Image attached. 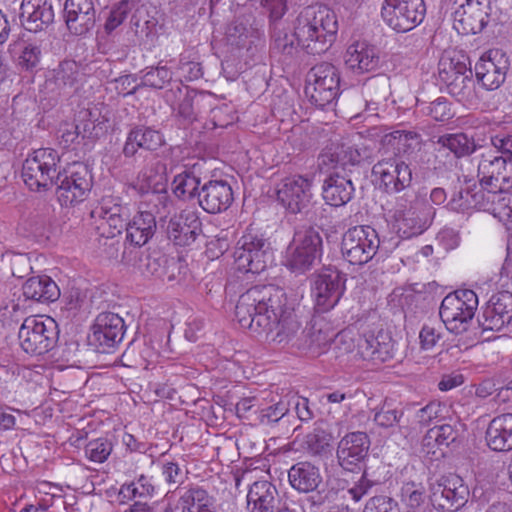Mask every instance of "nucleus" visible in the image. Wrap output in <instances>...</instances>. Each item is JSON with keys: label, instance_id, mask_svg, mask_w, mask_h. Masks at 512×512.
<instances>
[{"label": "nucleus", "instance_id": "nucleus-41", "mask_svg": "<svg viewBox=\"0 0 512 512\" xmlns=\"http://www.w3.org/2000/svg\"><path fill=\"white\" fill-rule=\"evenodd\" d=\"M197 171V165L195 164L174 177L173 192L178 198L184 200L198 198L200 177Z\"/></svg>", "mask_w": 512, "mask_h": 512}, {"label": "nucleus", "instance_id": "nucleus-37", "mask_svg": "<svg viewBox=\"0 0 512 512\" xmlns=\"http://www.w3.org/2000/svg\"><path fill=\"white\" fill-rule=\"evenodd\" d=\"M277 489L268 481H257L252 484L247 494L251 512H274L279 500Z\"/></svg>", "mask_w": 512, "mask_h": 512}, {"label": "nucleus", "instance_id": "nucleus-49", "mask_svg": "<svg viewBox=\"0 0 512 512\" xmlns=\"http://www.w3.org/2000/svg\"><path fill=\"white\" fill-rule=\"evenodd\" d=\"M420 111L434 119L435 121L445 122L454 117L451 103L445 97H439L432 102L419 104Z\"/></svg>", "mask_w": 512, "mask_h": 512}, {"label": "nucleus", "instance_id": "nucleus-11", "mask_svg": "<svg viewBox=\"0 0 512 512\" xmlns=\"http://www.w3.org/2000/svg\"><path fill=\"white\" fill-rule=\"evenodd\" d=\"M426 14L424 0H384L383 21L394 31L405 33L422 23Z\"/></svg>", "mask_w": 512, "mask_h": 512}, {"label": "nucleus", "instance_id": "nucleus-59", "mask_svg": "<svg viewBox=\"0 0 512 512\" xmlns=\"http://www.w3.org/2000/svg\"><path fill=\"white\" fill-rule=\"evenodd\" d=\"M281 25L282 23L270 26L275 47L283 54L292 55L296 49V37L294 36V33L289 35L287 32H285L280 27Z\"/></svg>", "mask_w": 512, "mask_h": 512}, {"label": "nucleus", "instance_id": "nucleus-50", "mask_svg": "<svg viewBox=\"0 0 512 512\" xmlns=\"http://www.w3.org/2000/svg\"><path fill=\"white\" fill-rule=\"evenodd\" d=\"M137 0H121L114 5L104 24L105 31L110 34L118 28L135 8Z\"/></svg>", "mask_w": 512, "mask_h": 512}, {"label": "nucleus", "instance_id": "nucleus-45", "mask_svg": "<svg viewBox=\"0 0 512 512\" xmlns=\"http://www.w3.org/2000/svg\"><path fill=\"white\" fill-rule=\"evenodd\" d=\"M511 190H498V198L488 206V211L504 225L512 224V194Z\"/></svg>", "mask_w": 512, "mask_h": 512}, {"label": "nucleus", "instance_id": "nucleus-51", "mask_svg": "<svg viewBox=\"0 0 512 512\" xmlns=\"http://www.w3.org/2000/svg\"><path fill=\"white\" fill-rule=\"evenodd\" d=\"M388 83L386 79L371 80L365 84L364 95L367 109L377 110L378 104L386 99Z\"/></svg>", "mask_w": 512, "mask_h": 512}, {"label": "nucleus", "instance_id": "nucleus-27", "mask_svg": "<svg viewBox=\"0 0 512 512\" xmlns=\"http://www.w3.org/2000/svg\"><path fill=\"white\" fill-rule=\"evenodd\" d=\"M512 320V293L493 295L483 311L480 324L483 330L499 331Z\"/></svg>", "mask_w": 512, "mask_h": 512}, {"label": "nucleus", "instance_id": "nucleus-24", "mask_svg": "<svg viewBox=\"0 0 512 512\" xmlns=\"http://www.w3.org/2000/svg\"><path fill=\"white\" fill-rule=\"evenodd\" d=\"M234 200L231 185L222 179L205 182L198 192V203L207 213L226 211Z\"/></svg>", "mask_w": 512, "mask_h": 512}, {"label": "nucleus", "instance_id": "nucleus-4", "mask_svg": "<svg viewBox=\"0 0 512 512\" xmlns=\"http://www.w3.org/2000/svg\"><path fill=\"white\" fill-rule=\"evenodd\" d=\"M323 250L322 238L311 225H300L285 249L283 265L292 273L304 274L320 259Z\"/></svg>", "mask_w": 512, "mask_h": 512}, {"label": "nucleus", "instance_id": "nucleus-2", "mask_svg": "<svg viewBox=\"0 0 512 512\" xmlns=\"http://www.w3.org/2000/svg\"><path fill=\"white\" fill-rule=\"evenodd\" d=\"M338 22L335 13L324 5L307 6L295 20L297 44L308 54L326 52L335 40Z\"/></svg>", "mask_w": 512, "mask_h": 512}, {"label": "nucleus", "instance_id": "nucleus-56", "mask_svg": "<svg viewBox=\"0 0 512 512\" xmlns=\"http://www.w3.org/2000/svg\"><path fill=\"white\" fill-rule=\"evenodd\" d=\"M302 335L305 337V345L309 349H322L330 342V335L318 327L316 323L306 327Z\"/></svg>", "mask_w": 512, "mask_h": 512}, {"label": "nucleus", "instance_id": "nucleus-43", "mask_svg": "<svg viewBox=\"0 0 512 512\" xmlns=\"http://www.w3.org/2000/svg\"><path fill=\"white\" fill-rule=\"evenodd\" d=\"M437 143L449 149L456 157L469 155L475 150L474 142L464 133L440 136Z\"/></svg>", "mask_w": 512, "mask_h": 512}, {"label": "nucleus", "instance_id": "nucleus-21", "mask_svg": "<svg viewBox=\"0 0 512 512\" xmlns=\"http://www.w3.org/2000/svg\"><path fill=\"white\" fill-rule=\"evenodd\" d=\"M311 186V180L301 175L286 177L279 184L277 199L291 213H299L311 201Z\"/></svg>", "mask_w": 512, "mask_h": 512}, {"label": "nucleus", "instance_id": "nucleus-39", "mask_svg": "<svg viewBox=\"0 0 512 512\" xmlns=\"http://www.w3.org/2000/svg\"><path fill=\"white\" fill-rule=\"evenodd\" d=\"M359 160L358 150L346 143L331 146L321 155L323 165L333 168L334 171L342 170L345 174L347 167L354 166Z\"/></svg>", "mask_w": 512, "mask_h": 512}, {"label": "nucleus", "instance_id": "nucleus-22", "mask_svg": "<svg viewBox=\"0 0 512 512\" xmlns=\"http://www.w3.org/2000/svg\"><path fill=\"white\" fill-rule=\"evenodd\" d=\"M453 13V27L463 35L482 32L488 24V5L480 0H464Z\"/></svg>", "mask_w": 512, "mask_h": 512}, {"label": "nucleus", "instance_id": "nucleus-64", "mask_svg": "<svg viewBox=\"0 0 512 512\" xmlns=\"http://www.w3.org/2000/svg\"><path fill=\"white\" fill-rule=\"evenodd\" d=\"M441 339V326L423 325L419 333L420 346L423 350H431Z\"/></svg>", "mask_w": 512, "mask_h": 512}, {"label": "nucleus", "instance_id": "nucleus-9", "mask_svg": "<svg viewBox=\"0 0 512 512\" xmlns=\"http://www.w3.org/2000/svg\"><path fill=\"white\" fill-rule=\"evenodd\" d=\"M379 244L375 229L370 226H354L342 236L341 253L350 264L362 266L374 257Z\"/></svg>", "mask_w": 512, "mask_h": 512}, {"label": "nucleus", "instance_id": "nucleus-47", "mask_svg": "<svg viewBox=\"0 0 512 512\" xmlns=\"http://www.w3.org/2000/svg\"><path fill=\"white\" fill-rule=\"evenodd\" d=\"M458 437V432L449 424L435 426L427 431L423 438V446L433 448L434 445L449 446Z\"/></svg>", "mask_w": 512, "mask_h": 512}, {"label": "nucleus", "instance_id": "nucleus-62", "mask_svg": "<svg viewBox=\"0 0 512 512\" xmlns=\"http://www.w3.org/2000/svg\"><path fill=\"white\" fill-rule=\"evenodd\" d=\"M261 6L268 14L270 26L281 24L280 21L288 10L287 0H262Z\"/></svg>", "mask_w": 512, "mask_h": 512}, {"label": "nucleus", "instance_id": "nucleus-23", "mask_svg": "<svg viewBox=\"0 0 512 512\" xmlns=\"http://www.w3.org/2000/svg\"><path fill=\"white\" fill-rule=\"evenodd\" d=\"M125 334L123 318L113 312L100 313L92 326L91 340L102 352L119 344Z\"/></svg>", "mask_w": 512, "mask_h": 512}, {"label": "nucleus", "instance_id": "nucleus-20", "mask_svg": "<svg viewBox=\"0 0 512 512\" xmlns=\"http://www.w3.org/2000/svg\"><path fill=\"white\" fill-rule=\"evenodd\" d=\"M132 188L145 197V202L152 206L150 211H153L155 215H162L167 212L171 201L164 175H152L147 171H142L132 184Z\"/></svg>", "mask_w": 512, "mask_h": 512}, {"label": "nucleus", "instance_id": "nucleus-16", "mask_svg": "<svg viewBox=\"0 0 512 512\" xmlns=\"http://www.w3.org/2000/svg\"><path fill=\"white\" fill-rule=\"evenodd\" d=\"M91 216L101 221L100 227H108L106 237L113 238L122 233L131 217L129 204L123 203L120 197L106 195L91 211Z\"/></svg>", "mask_w": 512, "mask_h": 512}, {"label": "nucleus", "instance_id": "nucleus-58", "mask_svg": "<svg viewBox=\"0 0 512 512\" xmlns=\"http://www.w3.org/2000/svg\"><path fill=\"white\" fill-rule=\"evenodd\" d=\"M40 57L41 49L39 46L24 43L17 57V63L24 70H33L38 65Z\"/></svg>", "mask_w": 512, "mask_h": 512}, {"label": "nucleus", "instance_id": "nucleus-32", "mask_svg": "<svg viewBox=\"0 0 512 512\" xmlns=\"http://www.w3.org/2000/svg\"><path fill=\"white\" fill-rule=\"evenodd\" d=\"M379 64L376 48L367 42H355L348 46L345 53V65L355 73L374 71Z\"/></svg>", "mask_w": 512, "mask_h": 512}, {"label": "nucleus", "instance_id": "nucleus-42", "mask_svg": "<svg viewBox=\"0 0 512 512\" xmlns=\"http://www.w3.org/2000/svg\"><path fill=\"white\" fill-rule=\"evenodd\" d=\"M154 492L155 487L151 478L142 474L135 480L122 484L119 495L123 499L132 500L135 498H150L154 495Z\"/></svg>", "mask_w": 512, "mask_h": 512}, {"label": "nucleus", "instance_id": "nucleus-13", "mask_svg": "<svg viewBox=\"0 0 512 512\" xmlns=\"http://www.w3.org/2000/svg\"><path fill=\"white\" fill-rule=\"evenodd\" d=\"M56 195L62 206H71L84 200L91 189V175L87 166L74 163L68 170L58 171L54 179Z\"/></svg>", "mask_w": 512, "mask_h": 512}, {"label": "nucleus", "instance_id": "nucleus-36", "mask_svg": "<svg viewBox=\"0 0 512 512\" xmlns=\"http://www.w3.org/2000/svg\"><path fill=\"white\" fill-rule=\"evenodd\" d=\"M291 486L301 493L315 491L322 483L320 470L310 462H298L288 471Z\"/></svg>", "mask_w": 512, "mask_h": 512}, {"label": "nucleus", "instance_id": "nucleus-14", "mask_svg": "<svg viewBox=\"0 0 512 512\" xmlns=\"http://www.w3.org/2000/svg\"><path fill=\"white\" fill-rule=\"evenodd\" d=\"M477 172L481 187L512 190V164L498 152L490 150L482 153Z\"/></svg>", "mask_w": 512, "mask_h": 512}, {"label": "nucleus", "instance_id": "nucleus-5", "mask_svg": "<svg viewBox=\"0 0 512 512\" xmlns=\"http://www.w3.org/2000/svg\"><path fill=\"white\" fill-rule=\"evenodd\" d=\"M440 81L446 85L448 93L466 106L477 103L478 96L473 73L465 62L459 59L442 57L438 64Z\"/></svg>", "mask_w": 512, "mask_h": 512}, {"label": "nucleus", "instance_id": "nucleus-35", "mask_svg": "<svg viewBox=\"0 0 512 512\" xmlns=\"http://www.w3.org/2000/svg\"><path fill=\"white\" fill-rule=\"evenodd\" d=\"M156 216L153 211L141 210L132 220L127 221L126 240L136 246L142 247L155 234Z\"/></svg>", "mask_w": 512, "mask_h": 512}, {"label": "nucleus", "instance_id": "nucleus-19", "mask_svg": "<svg viewBox=\"0 0 512 512\" xmlns=\"http://www.w3.org/2000/svg\"><path fill=\"white\" fill-rule=\"evenodd\" d=\"M509 65V59L504 51L489 50L475 65L476 78L485 89H498L505 81Z\"/></svg>", "mask_w": 512, "mask_h": 512}, {"label": "nucleus", "instance_id": "nucleus-48", "mask_svg": "<svg viewBox=\"0 0 512 512\" xmlns=\"http://www.w3.org/2000/svg\"><path fill=\"white\" fill-rule=\"evenodd\" d=\"M401 502L411 509L420 507L426 499V489L421 482L405 481L400 488Z\"/></svg>", "mask_w": 512, "mask_h": 512}, {"label": "nucleus", "instance_id": "nucleus-28", "mask_svg": "<svg viewBox=\"0 0 512 512\" xmlns=\"http://www.w3.org/2000/svg\"><path fill=\"white\" fill-rule=\"evenodd\" d=\"M20 9L22 25L30 32L45 30L54 21L52 0H22Z\"/></svg>", "mask_w": 512, "mask_h": 512}, {"label": "nucleus", "instance_id": "nucleus-46", "mask_svg": "<svg viewBox=\"0 0 512 512\" xmlns=\"http://www.w3.org/2000/svg\"><path fill=\"white\" fill-rule=\"evenodd\" d=\"M141 73V83L154 89H163L173 77L172 71L166 65H162V61L155 67H147Z\"/></svg>", "mask_w": 512, "mask_h": 512}, {"label": "nucleus", "instance_id": "nucleus-63", "mask_svg": "<svg viewBox=\"0 0 512 512\" xmlns=\"http://www.w3.org/2000/svg\"><path fill=\"white\" fill-rule=\"evenodd\" d=\"M11 273L14 277L23 278L27 276L31 270L30 259L26 254L13 253L7 255Z\"/></svg>", "mask_w": 512, "mask_h": 512}, {"label": "nucleus", "instance_id": "nucleus-34", "mask_svg": "<svg viewBox=\"0 0 512 512\" xmlns=\"http://www.w3.org/2000/svg\"><path fill=\"white\" fill-rule=\"evenodd\" d=\"M486 442L497 452L512 450V413L494 417L486 431Z\"/></svg>", "mask_w": 512, "mask_h": 512}, {"label": "nucleus", "instance_id": "nucleus-12", "mask_svg": "<svg viewBox=\"0 0 512 512\" xmlns=\"http://www.w3.org/2000/svg\"><path fill=\"white\" fill-rule=\"evenodd\" d=\"M340 77L335 66L323 62L315 65L307 75L305 93L318 107L324 108L333 102L339 93Z\"/></svg>", "mask_w": 512, "mask_h": 512}, {"label": "nucleus", "instance_id": "nucleus-38", "mask_svg": "<svg viewBox=\"0 0 512 512\" xmlns=\"http://www.w3.org/2000/svg\"><path fill=\"white\" fill-rule=\"evenodd\" d=\"M22 289L27 299L37 302H54L60 296L57 284L46 275L30 277Z\"/></svg>", "mask_w": 512, "mask_h": 512}, {"label": "nucleus", "instance_id": "nucleus-15", "mask_svg": "<svg viewBox=\"0 0 512 512\" xmlns=\"http://www.w3.org/2000/svg\"><path fill=\"white\" fill-rule=\"evenodd\" d=\"M469 495L470 491L464 480L458 475L450 474L432 485L430 499L443 512H451L462 508Z\"/></svg>", "mask_w": 512, "mask_h": 512}, {"label": "nucleus", "instance_id": "nucleus-29", "mask_svg": "<svg viewBox=\"0 0 512 512\" xmlns=\"http://www.w3.org/2000/svg\"><path fill=\"white\" fill-rule=\"evenodd\" d=\"M201 232V221L193 211H183L170 219L167 226L168 238L178 246L192 244Z\"/></svg>", "mask_w": 512, "mask_h": 512}, {"label": "nucleus", "instance_id": "nucleus-53", "mask_svg": "<svg viewBox=\"0 0 512 512\" xmlns=\"http://www.w3.org/2000/svg\"><path fill=\"white\" fill-rule=\"evenodd\" d=\"M86 457L95 463H103L112 452V443L104 438L89 441L85 446Z\"/></svg>", "mask_w": 512, "mask_h": 512}, {"label": "nucleus", "instance_id": "nucleus-40", "mask_svg": "<svg viewBox=\"0 0 512 512\" xmlns=\"http://www.w3.org/2000/svg\"><path fill=\"white\" fill-rule=\"evenodd\" d=\"M384 147L396 154H409L420 147L421 136L415 131L395 130L381 140Z\"/></svg>", "mask_w": 512, "mask_h": 512}, {"label": "nucleus", "instance_id": "nucleus-10", "mask_svg": "<svg viewBox=\"0 0 512 512\" xmlns=\"http://www.w3.org/2000/svg\"><path fill=\"white\" fill-rule=\"evenodd\" d=\"M55 329L56 325L53 319L30 316L24 320L19 329V344L27 354H45L55 344Z\"/></svg>", "mask_w": 512, "mask_h": 512}, {"label": "nucleus", "instance_id": "nucleus-18", "mask_svg": "<svg viewBox=\"0 0 512 512\" xmlns=\"http://www.w3.org/2000/svg\"><path fill=\"white\" fill-rule=\"evenodd\" d=\"M372 174L379 186L389 194L405 190L412 182L409 165L395 157L378 161L372 168Z\"/></svg>", "mask_w": 512, "mask_h": 512}, {"label": "nucleus", "instance_id": "nucleus-3", "mask_svg": "<svg viewBox=\"0 0 512 512\" xmlns=\"http://www.w3.org/2000/svg\"><path fill=\"white\" fill-rule=\"evenodd\" d=\"M392 230L403 239L422 234L430 225L434 211L424 201L410 200L408 194L396 197L394 206L387 211Z\"/></svg>", "mask_w": 512, "mask_h": 512}, {"label": "nucleus", "instance_id": "nucleus-8", "mask_svg": "<svg viewBox=\"0 0 512 512\" xmlns=\"http://www.w3.org/2000/svg\"><path fill=\"white\" fill-rule=\"evenodd\" d=\"M234 259L239 271L259 274L267 268L271 261L269 244L259 234L247 231L237 242Z\"/></svg>", "mask_w": 512, "mask_h": 512}, {"label": "nucleus", "instance_id": "nucleus-60", "mask_svg": "<svg viewBox=\"0 0 512 512\" xmlns=\"http://www.w3.org/2000/svg\"><path fill=\"white\" fill-rule=\"evenodd\" d=\"M402 410L382 407L374 413L373 421L383 429L395 427L402 419Z\"/></svg>", "mask_w": 512, "mask_h": 512}, {"label": "nucleus", "instance_id": "nucleus-25", "mask_svg": "<svg viewBox=\"0 0 512 512\" xmlns=\"http://www.w3.org/2000/svg\"><path fill=\"white\" fill-rule=\"evenodd\" d=\"M64 20L70 33L85 35L93 29L96 10L92 0H66L64 3Z\"/></svg>", "mask_w": 512, "mask_h": 512}, {"label": "nucleus", "instance_id": "nucleus-44", "mask_svg": "<svg viewBox=\"0 0 512 512\" xmlns=\"http://www.w3.org/2000/svg\"><path fill=\"white\" fill-rule=\"evenodd\" d=\"M79 69L75 61H64L53 70V80L59 90L71 89L78 82Z\"/></svg>", "mask_w": 512, "mask_h": 512}, {"label": "nucleus", "instance_id": "nucleus-1", "mask_svg": "<svg viewBox=\"0 0 512 512\" xmlns=\"http://www.w3.org/2000/svg\"><path fill=\"white\" fill-rule=\"evenodd\" d=\"M284 291L274 285H258L243 293L235 307L239 325L267 340L281 344L290 341L300 323L294 310L287 306Z\"/></svg>", "mask_w": 512, "mask_h": 512}, {"label": "nucleus", "instance_id": "nucleus-30", "mask_svg": "<svg viewBox=\"0 0 512 512\" xmlns=\"http://www.w3.org/2000/svg\"><path fill=\"white\" fill-rule=\"evenodd\" d=\"M176 508L180 512H217L215 498L203 487L190 485L177 490Z\"/></svg>", "mask_w": 512, "mask_h": 512}, {"label": "nucleus", "instance_id": "nucleus-61", "mask_svg": "<svg viewBox=\"0 0 512 512\" xmlns=\"http://www.w3.org/2000/svg\"><path fill=\"white\" fill-rule=\"evenodd\" d=\"M498 197L497 188L494 186H489V188L481 187V189L477 191L471 190L470 201L472 209L488 211V206Z\"/></svg>", "mask_w": 512, "mask_h": 512}, {"label": "nucleus", "instance_id": "nucleus-57", "mask_svg": "<svg viewBox=\"0 0 512 512\" xmlns=\"http://www.w3.org/2000/svg\"><path fill=\"white\" fill-rule=\"evenodd\" d=\"M291 401L281 398L277 403L260 411V421L263 424L276 423L282 419L290 410Z\"/></svg>", "mask_w": 512, "mask_h": 512}, {"label": "nucleus", "instance_id": "nucleus-54", "mask_svg": "<svg viewBox=\"0 0 512 512\" xmlns=\"http://www.w3.org/2000/svg\"><path fill=\"white\" fill-rule=\"evenodd\" d=\"M375 339V361L385 362L395 356L396 342L388 332L379 331Z\"/></svg>", "mask_w": 512, "mask_h": 512}, {"label": "nucleus", "instance_id": "nucleus-7", "mask_svg": "<svg viewBox=\"0 0 512 512\" xmlns=\"http://www.w3.org/2000/svg\"><path fill=\"white\" fill-rule=\"evenodd\" d=\"M59 161L60 156L54 149L41 148L33 151L23 163V181L32 191L50 189L54 186Z\"/></svg>", "mask_w": 512, "mask_h": 512}, {"label": "nucleus", "instance_id": "nucleus-55", "mask_svg": "<svg viewBox=\"0 0 512 512\" xmlns=\"http://www.w3.org/2000/svg\"><path fill=\"white\" fill-rule=\"evenodd\" d=\"M175 96H179V103L177 104V113L184 120L191 122L196 119V113L194 110L195 94L188 91L187 88L182 89L177 87L175 91H172Z\"/></svg>", "mask_w": 512, "mask_h": 512}, {"label": "nucleus", "instance_id": "nucleus-52", "mask_svg": "<svg viewBox=\"0 0 512 512\" xmlns=\"http://www.w3.org/2000/svg\"><path fill=\"white\" fill-rule=\"evenodd\" d=\"M330 441L329 433L321 428H314L305 436L303 446L310 454L320 455L329 447Z\"/></svg>", "mask_w": 512, "mask_h": 512}, {"label": "nucleus", "instance_id": "nucleus-6", "mask_svg": "<svg viewBox=\"0 0 512 512\" xmlns=\"http://www.w3.org/2000/svg\"><path fill=\"white\" fill-rule=\"evenodd\" d=\"M477 307L478 297L473 290H456L444 297L439 315L447 330L460 334L468 329Z\"/></svg>", "mask_w": 512, "mask_h": 512}, {"label": "nucleus", "instance_id": "nucleus-17", "mask_svg": "<svg viewBox=\"0 0 512 512\" xmlns=\"http://www.w3.org/2000/svg\"><path fill=\"white\" fill-rule=\"evenodd\" d=\"M344 284L345 279L338 270L326 269L315 276L311 293L319 312H327L339 302Z\"/></svg>", "mask_w": 512, "mask_h": 512}, {"label": "nucleus", "instance_id": "nucleus-26", "mask_svg": "<svg viewBox=\"0 0 512 512\" xmlns=\"http://www.w3.org/2000/svg\"><path fill=\"white\" fill-rule=\"evenodd\" d=\"M370 440L365 432H352L345 435L338 443L337 459L340 466L353 471L367 456Z\"/></svg>", "mask_w": 512, "mask_h": 512}, {"label": "nucleus", "instance_id": "nucleus-31", "mask_svg": "<svg viewBox=\"0 0 512 512\" xmlns=\"http://www.w3.org/2000/svg\"><path fill=\"white\" fill-rule=\"evenodd\" d=\"M355 188L347 174L333 171L324 181L322 187L323 199L334 207L347 204L353 197Z\"/></svg>", "mask_w": 512, "mask_h": 512}, {"label": "nucleus", "instance_id": "nucleus-33", "mask_svg": "<svg viewBox=\"0 0 512 512\" xmlns=\"http://www.w3.org/2000/svg\"><path fill=\"white\" fill-rule=\"evenodd\" d=\"M163 144V135L158 130L146 126H136L127 135L123 154L125 157H133L138 149L155 151Z\"/></svg>", "mask_w": 512, "mask_h": 512}]
</instances>
